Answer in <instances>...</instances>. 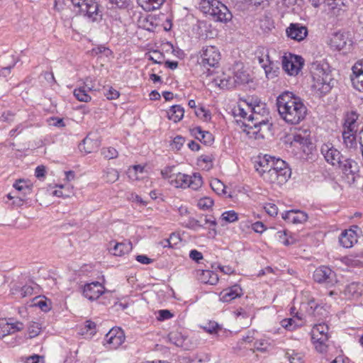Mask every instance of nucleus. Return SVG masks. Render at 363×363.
Here are the masks:
<instances>
[{"label": "nucleus", "instance_id": "49530a36", "mask_svg": "<svg viewBox=\"0 0 363 363\" xmlns=\"http://www.w3.org/2000/svg\"><path fill=\"white\" fill-rule=\"evenodd\" d=\"M221 219L225 223H234L238 220V215L235 211L230 210L222 213Z\"/></svg>", "mask_w": 363, "mask_h": 363}, {"label": "nucleus", "instance_id": "338daca9", "mask_svg": "<svg viewBox=\"0 0 363 363\" xmlns=\"http://www.w3.org/2000/svg\"><path fill=\"white\" fill-rule=\"evenodd\" d=\"M184 142H185V139L184 137L181 136V135H177L174 138L172 145L177 150H179L182 148V147L183 146Z\"/></svg>", "mask_w": 363, "mask_h": 363}, {"label": "nucleus", "instance_id": "bf43d9fd", "mask_svg": "<svg viewBox=\"0 0 363 363\" xmlns=\"http://www.w3.org/2000/svg\"><path fill=\"white\" fill-rule=\"evenodd\" d=\"M34 289L31 285L26 284L22 286L20 298L30 296L33 294Z\"/></svg>", "mask_w": 363, "mask_h": 363}, {"label": "nucleus", "instance_id": "f8f14e48", "mask_svg": "<svg viewBox=\"0 0 363 363\" xmlns=\"http://www.w3.org/2000/svg\"><path fill=\"white\" fill-rule=\"evenodd\" d=\"M320 153L325 160L333 167L340 164V160L343 159L341 152L335 148L333 143H323L320 147Z\"/></svg>", "mask_w": 363, "mask_h": 363}, {"label": "nucleus", "instance_id": "de8ad7c7", "mask_svg": "<svg viewBox=\"0 0 363 363\" xmlns=\"http://www.w3.org/2000/svg\"><path fill=\"white\" fill-rule=\"evenodd\" d=\"M212 189L216 192L217 194H225L226 193L225 186L219 179H214L211 182Z\"/></svg>", "mask_w": 363, "mask_h": 363}, {"label": "nucleus", "instance_id": "4c0bfd02", "mask_svg": "<svg viewBox=\"0 0 363 363\" xmlns=\"http://www.w3.org/2000/svg\"><path fill=\"white\" fill-rule=\"evenodd\" d=\"M267 121V118H259V119L252 118V114L247 117V122L245 124V127L249 128H257L261 125H265Z\"/></svg>", "mask_w": 363, "mask_h": 363}, {"label": "nucleus", "instance_id": "e433bc0d", "mask_svg": "<svg viewBox=\"0 0 363 363\" xmlns=\"http://www.w3.org/2000/svg\"><path fill=\"white\" fill-rule=\"evenodd\" d=\"M168 339L172 344L177 347H182L185 340V338L182 333L177 331L169 333L168 335Z\"/></svg>", "mask_w": 363, "mask_h": 363}, {"label": "nucleus", "instance_id": "0e129e2a", "mask_svg": "<svg viewBox=\"0 0 363 363\" xmlns=\"http://www.w3.org/2000/svg\"><path fill=\"white\" fill-rule=\"evenodd\" d=\"M9 326L11 334L21 331L23 328V324L20 321L13 322L9 320Z\"/></svg>", "mask_w": 363, "mask_h": 363}, {"label": "nucleus", "instance_id": "5fc2aeb1", "mask_svg": "<svg viewBox=\"0 0 363 363\" xmlns=\"http://www.w3.org/2000/svg\"><path fill=\"white\" fill-rule=\"evenodd\" d=\"M214 158L212 155H202L199 157L198 161L199 162H203L206 164L205 168L207 170L211 169L213 167V161Z\"/></svg>", "mask_w": 363, "mask_h": 363}, {"label": "nucleus", "instance_id": "72a5a7b5", "mask_svg": "<svg viewBox=\"0 0 363 363\" xmlns=\"http://www.w3.org/2000/svg\"><path fill=\"white\" fill-rule=\"evenodd\" d=\"M285 357L288 359L290 363H303V354L301 352H297L293 350H289L285 354Z\"/></svg>", "mask_w": 363, "mask_h": 363}, {"label": "nucleus", "instance_id": "13d9d810", "mask_svg": "<svg viewBox=\"0 0 363 363\" xmlns=\"http://www.w3.org/2000/svg\"><path fill=\"white\" fill-rule=\"evenodd\" d=\"M92 143V140L89 138L88 137H86L83 140L82 143L79 144V148L81 151H84L85 153H90L91 152V149L89 147V145Z\"/></svg>", "mask_w": 363, "mask_h": 363}, {"label": "nucleus", "instance_id": "6e6d98bb", "mask_svg": "<svg viewBox=\"0 0 363 363\" xmlns=\"http://www.w3.org/2000/svg\"><path fill=\"white\" fill-rule=\"evenodd\" d=\"M175 168L174 165L172 166H167L164 169L161 170V176L164 179H169V182H170V179H172V174H173V170Z\"/></svg>", "mask_w": 363, "mask_h": 363}, {"label": "nucleus", "instance_id": "8fccbe9b", "mask_svg": "<svg viewBox=\"0 0 363 363\" xmlns=\"http://www.w3.org/2000/svg\"><path fill=\"white\" fill-rule=\"evenodd\" d=\"M358 118L359 114L355 111H351L346 114L343 123L359 126V124L357 123Z\"/></svg>", "mask_w": 363, "mask_h": 363}, {"label": "nucleus", "instance_id": "1a4fd4ad", "mask_svg": "<svg viewBox=\"0 0 363 363\" xmlns=\"http://www.w3.org/2000/svg\"><path fill=\"white\" fill-rule=\"evenodd\" d=\"M79 16L89 23H100L104 16L103 8L96 0H92L84 9H81Z\"/></svg>", "mask_w": 363, "mask_h": 363}, {"label": "nucleus", "instance_id": "aec40b11", "mask_svg": "<svg viewBox=\"0 0 363 363\" xmlns=\"http://www.w3.org/2000/svg\"><path fill=\"white\" fill-rule=\"evenodd\" d=\"M109 245L110 252L115 256H123L130 252L133 249L130 242H117L116 241H111Z\"/></svg>", "mask_w": 363, "mask_h": 363}, {"label": "nucleus", "instance_id": "a211bd4d", "mask_svg": "<svg viewBox=\"0 0 363 363\" xmlns=\"http://www.w3.org/2000/svg\"><path fill=\"white\" fill-rule=\"evenodd\" d=\"M339 242L345 248H350L357 242V234L352 228L343 230L340 237Z\"/></svg>", "mask_w": 363, "mask_h": 363}, {"label": "nucleus", "instance_id": "ea45409f", "mask_svg": "<svg viewBox=\"0 0 363 363\" xmlns=\"http://www.w3.org/2000/svg\"><path fill=\"white\" fill-rule=\"evenodd\" d=\"M9 320H13L12 318H1L0 319V339L4 338L5 336L11 334V328L9 326Z\"/></svg>", "mask_w": 363, "mask_h": 363}, {"label": "nucleus", "instance_id": "c85d7f7f", "mask_svg": "<svg viewBox=\"0 0 363 363\" xmlns=\"http://www.w3.org/2000/svg\"><path fill=\"white\" fill-rule=\"evenodd\" d=\"M184 114V109L181 105H173L167 111V117L169 120L177 123L181 121Z\"/></svg>", "mask_w": 363, "mask_h": 363}, {"label": "nucleus", "instance_id": "7ed1b4c3", "mask_svg": "<svg viewBox=\"0 0 363 363\" xmlns=\"http://www.w3.org/2000/svg\"><path fill=\"white\" fill-rule=\"evenodd\" d=\"M311 73L313 82L312 88L320 94L328 93L334 86L330 66L325 60L313 62L311 67Z\"/></svg>", "mask_w": 363, "mask_h": 363}, {"label": "nucleus", "instance_id": "603ef678", "mask_svg": "<svg viewBox=\"0 0 363 363\" xmlns=\"http://www.w3.org/2000/svg\"><path fill=\"white\" fill-rule=\"evenodd\" d=\"M213 200L210 197H203L199 200L198 206L200 209L208 210L213 206Z\"/></svg>", "mask_w": 363, "mask_h": 363}, {"label": "nucleus", "instance_id": "c03bdc74", "mask_svg": "<svg viewBox=\"0 0 363 363\" xmlns=\"http://www.w3.org/2000/svg\"><path fill=\"white\" fill-rule=\"evenodd\" d=\"M101 154L106 160H111L118 157V152L116 148L113 147H103Z\"/></svg>", "mask_w": 363, "mask_h": 363}, {"label": "nucleus", "instance_id": "4be33fe9", "mask_svg": "<svg viewBox=\"0 0 363 363\" xmlns=\"http://www.w3.org/2000/svg\"><path fill=\"white\" fill-rule=\"evenodd\" d=\"M363 294V285L359 282H352L347 284L344 289V294L347 298L357 299Z\"/></svg>", "mask_w": 363, "mask_h": 363}, {"label": "nucleus", "instance_id": "c756f323", "mask_svg": "<svg viewBox=\"0 0 363 363\" xmlns=\"http://www.w3.org/2000/svg\"><path fill=\"white\" fill-rule=\"evenodd\" d=\"M291 144L296 147H300L303 152H306L309 149V145H312L309 138L302 136L301 134L294 135Z\"/></svg>", "mask_w": 363, "mask_h": 363}, {"label": "nucleus", "instance_id": "20e7f679", "mask_svg": "<svg viewBox=\"0 0 363 363\" xmlns=\"http://www.w3.org/2000/svg\"><path fill=\"white\" fill-rule=\"evenodd\" d=\"M221 55L219 49L214 45H205L199 52L197 62L199 65L208 71L211 67H217L219 65Z\"/></svg>", "mask_w": 363, "mask_h": 363}, {"label": "nucleus", "instance_id": "4468645a", "mask_svg": "<svg viewBox=\"0 0 363 363\" xmlns=\"http://www.w3.org/2000/svg\"><path fill=\"white\" fill-rule=\"evenodd\" d=\"M281 218L288 223L301 224L307 221L308 216L303 211L291 209L282 213Z\"/></svg>", "mask_w": 363, "mask_h": 363}, {"label": "nucleus", "instance_id": "9d476101", "mask_svg": "<svg viewBox=\"0 0 363 363\" xmlns=\"http://www.w3.org/2000/svg\"><path fill=\"white\" fill-rule=\"evenodd\" d=\"M340 163L336 167L341 170L349 184H354L356 178L359 177V167L358 164L354 160L345 158L344 157Z\"/></svg>", "mask_w": 363, "mask_h": 363}, {"label": "nucleus", "instance_id": "680f3d73", "mask_svg": "<svg viewBox=\"0 0 363 363\" xmlns=\"http://www.w3.org/2000/svg\"><path fill=\"white\" fill-rule=\"evenodd\" d=\"M350 79L354 89L360 92H363V80L362 81V79L352 76H350Z\"/></svg>", "mask_w": 363, "mask_h": 363}, {"label": "nucleus", "instance_id": "a878e982", "mask_svg": "<svg viewBox=\"0 0 363 363\" xmlns=\"http://www.w3.org/2000/svg\"><path fill=\"white\" fill-rule=\"evenodd\" d=\"M13 187L25 197L31 194L33 184L28 179H19L15 181L13 184Z\"/></svg>", "mask_w": 363, "mask_h": 363}, {"label": "nucleus", "instance_id": "5701e85b", "mask_svg": "<svg viewBox=\"0 0 363 363\" xmlns=\"http://www.w3.org/2000/svg\"><path fill=\"white\" fill-rule=\"evenodd\" d=\"M197 279L201 283L211 285H216L219 280L217 273L208 269L198 270Z\"/></svg>", "mask_w": 363, "mask_h": 363}, {"label": "nucleus", "instance_id": "39448f33", "mask_svg": "<svg viewBox=\"0 0 363 363\" xmlns=\"http://www.w3.org/2000/svg\"><path fill=\"white\" fill-rule=\"evenodd\" d=\"M329 337V327L327 324L320 323L313 326L311 332V339L318 352L323 353L327 351V342Z\"/></svg>", "mask_w": 363, "mask_h": 363}, {"label": "nucleus", "instance_id": "69168bd1", "mask_svg": "<svg viewBox=\"0 0 363 363\" xmlns=\"http://www.w3.org/2000/svg\"><path fill=\"white\" fill-rule=\"evenodd\" d=\"M173 316V314L167 309L160 310L158 311V317L157 319L159 320H165L171 318Z\"/></svg>", "mask_w": 363, "mask_h": 363}, {"label": "nucleus", "instance_id": "473e14b6", "mask_svg": "<svg viewBox=\"0 0 363 363\" xmlns=\"http://www.w3.org/2000/svg\"><path fill=\"white\" fill-rule=\"evenodd\" d=\"M278 240L285 246H289L294 244L296 238L291 235L288 234L287 230H279L277 232Z\"/></svg>", "mask_w": 363, "mask_h": 363}, {"label": "nucleus", "instance_id": "c9c22d12", "mask_svg": "<svg viewBox=\"0 0 363 363\" xmlns=\"http://www.w3.org/2000/svg\"><path fill=\"white\" fill-rule=\"evenodd\" d=\"M103 177L106 182L114 183L118 179L119 173L114 168H107L104 171Z\"/></svg>", "mask_w": 363, "mask_h": 363}, {"label": "nucleus", "instance_id": "79ce46f5", "mask_svg": "<svg viewBox=\"0 0 363 363\" xmlns=\"http://www.w3.org/2000/svg\"><path fill=\"white\" fill-rule=\"evenodd\" d=\"M74 95L79 101L88 102L91 99V97L87 94L85 87L75 89L74 90Z\"/></svg>", "mask_w": 363, "mask_h": 363}, {"label": "nucleus", "instance_id": "a18cd8bd", "mask_svg": "<svg viewBox=\"0 0 363 363\" xmlns=\"http://www.w3.org/2000/svg\"><path fill=\"white\" fill-rule=\"evenodd\" d=\"M28 125L27 122H22L18 123L15 128H12L9 133V135L10 138H16L17 135H20L23 133V131L28 128Z\"/></svg>", "mask_w": 363, "mask_h": 363}, {"label": "nucleus", "instance_id": "a19ab883", "mask_svg": "<svg viewBox=\"0 0 363 363\" xmlns=\"http://www.w3.org/2000/svg\"><path fill=\"white\" fill-rule=\"evenodd\" d=\"M182 224L184 227L193 230H198L199 228H203V225L199 220L191 217L189 218L186 220H184Z\"/></svg>", "mask_w": 363, "mask_h": 363}, {"label": "nucleus", "instance_id": "dca6fc26", "mask_svg": "<svg viewBox=\"0 0 363 363\" xmlns=\"http://www.w3.org/2000/svg\"><path fill=\"white\" fill-rule=\"evenodd\" d=\"M334 272L330 267L320 266L314 271L313 277L315 282L330 284Z\"/></svg>", "mask_w": 363, "mask_h": 363}, {"label": "nucleus", "instance_id": "bb28decb", "mask_svg": "<svg viewBox=\"0 0 363 363\" xmlns=\"http://www.w3.org/2000/svg\"><path fill=\"white\" fill-rule=\"evenodd\" d=\"M348 40V35L346 33H335L331 38V46L337 50L345 48Z\"/></svg>", "mask_w": 363, "mask_h": 363}, {"label": "nucleus", "instance_id": "f257e3e1", "mask_svg": "<svg viewBox=\"0 0 363 363\" xmlns=\"http://www.w3.org/2000/svg\"><path fill=\"white\" fill-rule=\"evenodd\" d=\"M255 168L265 182L277 185L286 183L291 174V170L284 160L269 155L258 156Z\"/></svg>", "mask_w": 363, "mask_h": 363}, {"label": "nucleus", "instance_id": "f3484780", "mask_svg": "<svg viewBox=\"0 0 363 363\" xmlns=\"http://www.w3.org/2000/svg\"><path fill=\"white\" fill-rule=\"evenodd\" d=\"M243 295L242 289L238 284H234L230 287L223 289L219 295L220 300L222 302H230Z\"/></svg>", "mask_w": 363, "mask_h": 363}, {"label": "nucleus", "instance_id": "58836bf2", "mask_svg": "<svg viewBox=\"0 0 363 363\" xmlns=\"http://www.w3.org/2000/svg\"><path fill=\"white\" fill-rule=\"evenodd\" d=\"M322 309V305L317 301L315 298H310L306 303L305 310L306 313L310 315H314L315 309Z\"/></svg>", "mask_w": 363, "mask_h": 363}, {"label": "nucleus", "instance_id": "0eeeda50", "mask_svg": "<svg viewBox=\"0 0 363 363\" xmlns=\"http://www.w3.org/2000/svg\"><path fill=\"white\" fill-rule=\"evenodd\" d=\"M208 13L215 21L227 23L230 21L233 15L228 8L218 0H208Z\"/></svg>", "mask_w": 363, "mask_h": 363}, {"label": "nucleus", "instance_id": "e2e57ef3", "mask_svg": "<svg viewBox=\"0 0 363 363\" xmlns=\"http://www.w3.org/2000/svg\"><path fill=\"white\" fill-rule=\"evenodd\" d=\"M104 95L107 98V99L113 100L119 97L120 93L118 91L113 89V87H109L107 91L104 93Z\"/></svg>", "mask_w": 363, "mask_h": 363}, {"label": "nucleus", "instance_id": "4d7b16f0", "mask_svg": "<svg viewBox=\"0 0 363 363\" xmlns=\"http://www.w3.org/2000/svg\"><path fill=\"white\" fill-rule=\"evenodd\" d=\"M264 208L266 211V213L269 215L270 216H276L278 213V208L277 206L271 203H266L264 206Z\"/></svg>", "mask_w": 363, "mask_h": 363}, {"label": "nucleus", "instance_id": "2f4dec72", "mask_svg": "<svg viewBox=\"0 0 363 363\" xmlns=\"http://www.w3.org/2000/svg\"><path fill=\"white\" fill-rule=\"evenodd\" d=\"M234 83L238 85L247 84L250 81L249 73L242 69H238L234 72Z\"/></svg>", "mask_w": 363, "mask_h": 363}, {"label": "nucleus", "instance_id": "2eb2a0df", "mask_svg": "<svg viewBox=\"0 0 363 363\" xmlns=\"http://www.w3.org/2000/svg\"><path fill=\"white\" fill-rule=\"evenodd\" d=\"M286 35L298 42L306 38L308 35V29L301 23H291L286 30Z\"/></svg>", "mask_w": 363, "mask_h": 363}, {"label": "nucleus", "instance_id": "423d86ee", "mask_svg": "<svg viewBox=\"0 0 363 363\" xmlns=\"http://www.w3.org/2000/svg\"><path fill=\"white\" fill-rule=\"evenodd\" d=\"M256 55H257L258 62L264 70L265 76L268 79H272L279 76L281 65L279 61L272 60L267 50L257 51Z\"/></svg>", "mask_w": 363, "mask_h": 363}, {"label": "nucleus", "instance_id": "f704fd0d", "mask_svg": "<svg viewBox=\"0 0 363 363\" xmlns=\"http://www.w3.org/2000/svg\"><path fill=\"white\" fill-rule=\"evenodd\" d=\"M202 184L203 179L200 174L195 173L193 176L189 177L188 187L197 190L202 186Z\"/></svg>", "mask_w": 363, "mask_h": 363}, {"label": "nucleus", "instance_id": "7c9ffc66", "mask_svg": "<svg viewBox=\"0 0 363 363\" xmlns=\"http://www.w3.org/2000/svg\"><path fill=\"white\" fill-rule=\"evenodd\" d=\"M141 7L147 11L158 9L165 0H139Z\"/></svg>", "mask_w": 363, "mask_h": 363}, {"label": "nucleus", "instance_id": "09e8293b", "mask_svg": "<svg viewBox=\"0 0 363 363\" xmlns=\"http://www.w3.org/2000/svg\"><path fill=\"white\" fill-rule=\"evenodd\" d=\"M221 325L215 321H209L203 329L211 335L216 334L219 330H221Z\"/></svg>", "mask_w": 363, "mask_h": 363}, {"label": "nucleus", "instance_id": "3c124183", "mask_svg": "<svg viewBox=\"0 0 363 363\" xmlns=\"http://www.w3.org/2000/svg\"><path fill=\"white\" fill-rule=\"evenodd\" d=\"M352 74L351 76L357 77L363 81V60L356 63L352 68Z\"/></svg>", "mask_w": 363, "mask_h": 363}, {"label": "nucleus", "instance_id": "864d4df0", "mask_svg": "<svg viewBox=\"0 0 363 363\" xmlns=\"http://www.w3.org/2000/svg\"><path fill=\"white\" fill-rule=\"evenodd\" d=\"M92 0H71V2L74 8L77 15L81 13V9H84L86 6L89 4Z\"/></svg>", "mask_w": 363, "mask_h": 363}, {"label": "nucleus", "instance_id": "052dcab7", "mask_svg": "<svg viewBox=\"0 0 363 363\" xmlns=\"http://www.w3.org/2000/svg\"><path fill=\"white\" fill-rule=\"evenodd\" d=\"M252 229L257 233L262 234L267 230L265 225L261 221H256L251 225Z\"/></svg>", "mask_w": 363, "mask_h": 363}, {"label": "nucleus", "instance_id": "b1692460", "mask_svg": "<svg viewBox=\"0 0 363 363\" xmlns=\"http://www.w3.org/2000/svg\"><path fill=\"white\" fill-rule=\"evenodd\" d=\"M304 324L302 317L296 313L292 318H284L281 321V325L289 331H293Z\"/></svg>", "mask_w": 363, "mask_h": 363}, {"label": "nucleus", "instance_id": "cd10ccee", "mask_svg": "<svg viewBox=\"0 0 363 363\" xmlns=\"http://www.w3.org/2000/svg\"><path fill=\"white\" fill-rule=\"evenodd\" d=\"M189 175L182 174V173H177L173 174L172 179H170V184L175 188H182L185 189L188 187V180Z\"/></svg>", "mask_w": 363, "mask_h": 363}, {"label": "nucleus", "instance_id": "412c9836", "mask_svg": "<svg viewBox=\"0 0 363 363\" xmlns=\"http://www.w3.org/2000/svg\"><path fill=\"white\" fill-rule=\"evenodd\" d=\"M248 106L251 111L250 114H252V118H254V117H255V119H259V118H267V116L269 111L266 107V104L255 100L254 102L252 101L248 104Z\"/></svg>", "mask_w": 363, "mask_h": 363}, {"label": "nucleus", "instance_id": "37998d69", "mask_svg": "<svg viewBox=\"0 0 363 363\" xmlns=\"http://www.w3.org/2000/svg\"><path fill=\"white\" fill-rule=\"evenodd\" d=\"M152 55H149L147 59L151 60L154 64L162 65L164 60V55L163 52L154 50L151 52Z\"/></svg>", "mask_w": 363, "mask_h": 363}, {"label": "nucleus", "instance_id": "9b49d317", "mask_svg": "<svg viewBox=\"0 0 363 363\" xmlns=\"http://www.w3.org/2000/svg\"><path fill=\"white\" fill-rule=\"evenodd\" d=\"M109 293L105 286L99 281H95L86 283L82 287V294L84 297L91 301H96L102 295Z\"/></svg>", "mask_w": 363, "mask_h": 363}, {"label": "nucleus", "instance_id": "774afa93", "mask_svg": "<svg viewBox=\"0 0 363 363\" xmlns=\"http://www.w3.org/2000/svg\"><path fill=\"white\" fill-rule=\"evenodd\" d=\"M189 257L196 263H199L203 258L202 253L197 250H191L189 252Z\"/></svg>", "mask_w": 363, "mask_h": 363}, {"label": "nucleus", "instance_id": "f03ea898", "mask_svg": "<svg viewBox=\"0 0 363 363\" xmlns=\"http://www.w3.org/2000/svg\"><path fill=\"white\" fill-rule=\"evenodd\" d=\"M277 107L281 119L290 125H297L303 121L307 107L302 99L290 91H284L277 98Z\"/></svg>", "mask_w": 363, "mask_h": 363}, {"label": "nucleus", "instance_id": "6e6552de", "mask_svg": "<svg viewBox=\"0 0 363 363\" xmlns=\"http://www.w3.org/2000/svg\"><path fill=\"white\" fill-rule=\"evenodd\" d=\"M125 340L124 331L118 327L112 328L105 335L103 345L107 350L118 349Z\"/></svg>", "mask_w": 363, "mask_h": 363}, {"label": "nucleus", "instance_id": "6ab92c4d", "mask_svg": "<svg viewBox=\"0 0 363 363\" xmlns=\"http://www.w3.org/2000/svg\"><path fill=\"white\" fill-rule=\"evenodd\" d=\"M190 133L196 140L206 145H211L214 142L213 135L209 131L203 130L200 126L190 129Z\"/></svg>", "mask_w": 363, "mask_h": 363}, {"label": "nucleus", "instance_id": "393cba45", "mask_svg": "<svg viewBox=\"0 0 363 363\" xmlns=\"http://www.w3.org/2000/svg\"><path fill=\"white\" fill-rule=\"evenodd\" d=\"M342 145L350 152L355 151L358 147L357 135L354 133H347L342 131Z\"/></svg>", "mask_w": 363, "mask_h": 363}, {"label": "nucleus", "instance_id": "ddd939ff", "mask_svg": "<svg viewBox=\"0 0 363 363\" xmlns=\"http://www.w3.org/2000/svg\"><path fill=\"white\" fill-rule=\"evenodd\" d=\"M281 65L283 70L291 76H295L298 74L303 65V59L302 57L291 55L289 57L284 56L282 57Z\"/></svg>", "mask_w": 363, "mask_h": 363}]
</instances>
